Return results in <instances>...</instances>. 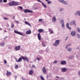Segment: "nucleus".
<instances>
[{
    "mask_svg": "<svg viewBox=\"0 0 80 80\" xmlns=\"http://www.w3.org/2000/svg\"><path fill=\"white\" fill-rule=\"evenodd\" d=\"M24 13H33V11L30 10L28 9H25L24 11Z\"/></svg>",
    "mask_w": 80,
    "mask_h": 80,
    "instance_id": "obj_8",
    "label": "nucleus"
},
{
    "mask_svg": "<svg viewBox=\"0 0 80 80\" xmlns=\"http://www.w3.org/2000/svg\"><path fill=\"white\" fill-rule=\"evenodd\" d=\"M15 50H16L17 51L19 50L20 49V46H16L15 48Z\"/></svg>",
    "mask_w": 80,
    "mask_h": 80,
    "instance_id": "obj_11",
    "label": "nucleus"
},
{
    "mask_svg": "<svg viewBox=\"0 0 80 80\" xmlns=\"http://www.w3.org/2000/svg\"><path fill=\"white\" fill-rule=\"evenodd\" d=\"M33 73V71L32 69H31L29 70V75H32Z\"/></svg>",
    "mask_w": 80,
    "mask_h": 80,
    "instance_id": "obj_13",
    "label": "nucleus"
},
{
    "mask_svg": "<svg viewBox=\"0 0 80 80\" xmlns=\"http://www.w3.org/2000/svg\"><path fill=\"white\" fill-rule=\"evenodd\" d=\"M68 39V37L66 38V39H65V40H67Z\"/></svg>",
    "mask_w": 80,
    "mask_h": 80,
    "instance_id": "obj_52",
    "label": "nucleus"
},
{
    "mask_svg": "<svg viewBox=\"0 0 80 80\" xmlns=\"http://www.w3.org/2000/svg\"><path fill=\"white\" fill-rule=\"evenodd\" d=\"M4 20H8V18H4Z\"/></svg>",
    "mask_w": 80,
    "mask_h": 80,
    "instance_id": "obj_40",
    "label": "nucleus"
},
{
    "mask_svg": "<svg viewBox=\"0 0 80 80\" xmlns=\"http://www.w3.org/2000/svg\"><path fill=\"white\" fill-rule=\"evenodd\" d=\"M22 60V58H20L18 60H16V62H20Z\"/></svg>",
    "mask_w": 80,
    "mask_h": 80,
    "instance_id": "obj_14",
    "label": "nucleus"
},
{
    "mask_svg": "<svg viewBox=\"0 0 80 80\" xmlns=\"http://www.w3.org/2000/svg\"><path fill=\"white\" fill-rule=\"evenodd\" d=\"M57 20V19L56 18H55V17L54 16L53 17V18L52 19V22H55Z\"/></svg>",
    "mask_w": 80,
    "mask_h": 80,
    "instance_id": "obj_16",
    "label": "nucleus"
},
{
    "mask_svg": "<svg viewBox=\"0 0 80 80\" xmlns=\"http://www.w3.org/2000/svg\"><path fill=\"white\" fill-rule=\"evenodd\" d=\"M12 72L9 71H7L6 73V75L8 77H10V76H11V75H12Z\"/></svg>",
    "mask_w": 80,
    "mask_h": 80,
    "instance_id": "obj_7",
    "label": "nucleus"
},
{
    "mask_svg": "<svg viewBox=\"0 0 80 80\" xmlns=\"http://www.w3.org/2000/svg\"><path fill=\"white\" fill-rule=\"evenodd\" d=\"M66 26H67V28H68V29H69V30H71V28H70V27H69V25L68 23H67V24Z\"/></svg>",
    "mask_w": 80,
    "mask_h": 80,
    "instance_id": "obj_21",
    "label": "nucleus"
},
{
    "mask_svg": "<svg viewBox=\"0 0 80 80\" xmlns=\"http://www.w3.org/2000/svg\"><path fill=\"white\" fill-rule=\"evenodd\" d=\"M32 67L33 68H35V66L34 65H32Z\"/></svg>",
    "mask_w": 80,
    "mask_h": 80,
    "instance_id": "obj_42",
    "label": "nucleus"
},
{
    "mask_svg": "<svg viewBox=\"0 0 80 80\" xmlns=\"http://www.w3.org/2000/svg\"><path fill=\"white\" fill-rule=\"evenodd\" d=\"M56 78H59V77L57 76H56Z\"/></svg>",
    "mask_w": 80,
    "mask_h": 80,
    "instance_id": "obj_48",
    "label": "nucleus"
},
{
    "mask_svg": "<svg viewBox=\"0 0 80 80\" xmlns=\"http://www.w3.org/2000/svg\"><path fill=\"white\" fill-rule=\"evenodd\" d=\"M43 6V7H44V8H47V5H45V4H44L43 3V2H42V3Z\"/></svg>",
    "mask_w": 80,
    "mask_h": 80,
    "instance_id": "obj_23",
    "label": "nucleus"
},
{
    "mask_svg": "<svg viewBox=\"0 0 80 80\" xmlns=\"http://www.w3.org/2000/svg\"><path fill=\"white\" fill-rule=\"evenodd\" d=\"M62 27H65V25H64V23L62 24Z\"/></svg>",
    "mask_w": 80,
    "mask_h": 80,
    "instance_id": "obj_41",
    "label": "nucleus"
},
{
    "mask_svg": "<svg viewBox=\"0 0 80 80\" xmlns=\"http://www.w3.org/2000/svg\"><path fill=\"white\" fill-rule=\"evenodd\" d=\"M38 20L39 22H42V19H39Z\"/></svg>",
    "mask_w": 80,
    "mask_h": 80,
    "instance_id": "obj_38",
    "label": "nucleus"
},
{
    "mask_svg": "<svg viewBox=\"0 0 80 80\" xmlns=\"http://www.w3.org/2000/svg\"><path fill=\"white\" fill-rule=\"evenodd\" d=\"M5 42H2V43H0V45L2 47H4L5 46Z\"/></svg>",
    "mask_w": 80,
    "mask_h": 80,
    "instance_id": "obj_20",
    "label": "nucleus"
},
{
    "mask_svg": "<svg viewBox=\"0 0 80 80\" xmlns=\"http://www.w3.org/2000/svg\"><path fill=\"white\" fill-rule=\"evenodd\" d=\"M78 74L80 75V71H79L78 72Z\"/></svg>",
    "mask_w": 80,
    "mask_h": 80,
    "instance_id": "obj_50",
    "label": "nucleus"
},
{
    "mask_svg": "<svg viewBox=\"0 0 80 80\" xmlns=\"http://www.w3.org/2000/svg\"><path fill=\"white\" fill-rule=\"evenodd\" d=\"M10 30H11L10 28H9V31H10Z\"/></svg>",
    "mask_w": 80,
    "mask_h": 80,
    "instance_id": "obj_56",
    "label": "nucleus"
},
{
    "mask_svg": "<svg viewBox=\"0 0 80 80\" xmlns=\"http://www.w3.org/2000/svg\"><path fill=\"white\" fill-rule=\"evenodd\" d=\"M69 25H74L75 26H76V22H75V20H72V21L70 22L69 23Z\"/></svg>",
    "mask_w": 80,
    "mask_h": 80,
    "instance_id": "obj_3",
    "label": "nucleus"
},
{
    "mask_svg": "<svg viewBox=\"0 0 80 80\" xmlns=\"http://www.w3.org/2000/svg\"><path fill=\"white\" fill-rule=\"evenodd\" d=\"M42 44L43 47H46V45H45V42H42Z\"/></svg>",
    "mask_w": 80,
    "mask_h": 80,
    "instance_id": "obj_19",
    "label": "nucleus"
},
{
    "mask_svg": "<svg viewBox=\"0 0 80 80\" xmlns=\"http://www.w3.org/2000/svg\"><path fill=\"white\" fill-rule=\"evenodd\" d=\"M77 12L78 13V15H79V16H80V11H78Z\"/></svg>",
    "mask_w": 80,
    "mask_h": 80,
    "instance_id": "obj_33",
    "label": "nucleus"
},
{
    "mask_svg": "<svg viewBox=\"0 0 80 80\" xmlns=\"http://www.w3.org/2000/svg\"><path fill=\"white\" fill-rule=\"evenodd\" d=\"M72 44H68V45H67L66 47V48H68V47H69V46H70V45H71Z\"/></svg>",
    "mask_w": 80,
    "mask_h": 80,
    "instance_id": "obj_28",
    "label": "nucleus"
},
{
    "mask_svg": "<svg viewBox=\"0 0 80 80\" xmlns=\"http://www.w3.org/2000/svg\"><path fill=\"white\" fill-rule=\"evenodd\" d=\"M11 28H14V27H15V25L13 24V23H12V24L11 25Z\"/></svg>",
    "mask_w": 80,
    "mask_h": 80,
    "instance_id": "obj_24",
    "label": "nucleus"
},
{
    "mask_svg": "<svg viewBox=\"0 0 80 80\" xmlns=\"http://www.w3.org/2000/svg\"><path fill=\"white\" fill-rule=\"evenodd\" d=\"M38 2H40V3H42V2L41 1H40V0H37Z\"/></svg>",
    "mask_w": 80,
    "mask_h": 80,
    "instance_id": "obj_43",
    "label": "nucleus"
},
{
    "mask_svg": "<svg viewBox=\"0 0 80 80\" xmlns=\"http://www.w3.org/2000/svg\"><path fill=\"white\" fill-rule=\"evenodd\" d=\"M18 68V65H16L15 66V68L16 69H17Z\"/></svg>",
    "mask_w": 80,
    "mask_h": 80,
    "instance_id": "obj_30",
    "label": "nucleus"
},
{
    "mask_svg": "<svg viewBox=\"0 0 80 80\" xmlns=\"http://www.w3.org/2000/svg\"><path fill=\"white\" fill-rule=\"evenodd\" d=\"M21 58H22V59L23 60H24L25 61H27L28 62L29 61V59L27 58V57H24V56H21Z\"/></svg>",
    "mask_w": 80,
    "mask_h": 80,
    "instance_id": "obj_5",
    "label": "nucleus"
},
{
    "mask_svg": "<svg viewBox=\"0 0 80 80\" xmlns=\"http://www.w3.org/2000/svg\"><path fill=\"white\" fill-rule=\"evenodd\" d=\"M4 62L5 64H6L7 63V61L5 60H4Z\"/></svg>",
    "mask_w": 80,
    "mask_h": 80,
    "instance_id": "obj_36",
    "label": "nucleus"
},
{
    "mask_svg": "<svg viewBox=\"0 0 80 80\" xmlns=\"http://www.w3.org/2000/svg\"><path fill=\"white\" fill-rule=\"evenodd\" d=\"M37 59L38 60H40V58H38V57H37Z\"/></svg>",
    "mask_w": 80,
    "mask_h": 80,
    "instance_id": "obj_32",
    "label": "nucleus"
},
{
    "mask_svg": "<svg viewBox=\"0 0 80 80\" xmlns=\"http://www.w3.org/2000/svg\"><path fill=\"white\" fill-rule=\"evenodd\" d=\"M14 32L15 33L18 34V35H23V34L20 32H18L17 30H15Z\"/></svg>",
    "mask_w": 80,
    "mask_h": 80,
    "instance_id": "obj_9",
    "label": "nucleus"
},
{
    "mask_svg": "<svg viewBox=\"0 0 80 80\" xmlns=\"http://www.w3.org/2000/svg\"><path fill=\"white\" fill-rule=\"evenodd\" d=\"M43 31V30L42 29H40L38 30L39 33L38 34V37L39 40H41V35L40 33H42Z\"/></svg>",
    "mask_w": 80,
    "mask_h": 80,
    "instance_id": "obj_2",
    "label": "nucleus"
},
{
    "mask_svg": "<svg viewBox=\"0 0 80 80\" xmlns=\"http://www.w3.org/2000/svg\"><path fill=\"white\" fill-rule=\"evenodd\" d=\"M78 38H80V35L79 34H78Z\"/></svg>",
    "mask_w": 80,
    "mask_h": 80,
    "instance_id": "obj_34",
    "label": "nucleus"
},
{
    "mask_svg": "<svg viewBox=\"0 0 80 80\" xmlns=\"http://www.w3.org/2000/svg\"><path fill=\"white\" fill-rule=\"evenodd\" d=\"M71 35L72 36H75V35H76V33H75V31H72Z\"/></svg>",
    "mask_w": 80,
    "mask_h": 80,
    "instance_id": "obj_10",
    "label": "nucleus"
},
{
    "mask_svg": "<svg viewBox=\"0 0 80 80\" xmlns=\"http://www.w3.org/2000/svg\"><path fill=\"white\" fill-rule=\"evenodd\" d=\"M61 64L62 65H64L66 64V61H62L61 62Z\"/></svg>",
    "mask_w": 80,
    "mask_h": 80,
    "instance_id": "obj_18",
    "label": "nucleus"
},
{
    "mask_svg": "<svg viewBox=\"0 0 80 80\" xmlns=\"http://www.w3.org/2000/svg\"><path fill=\"white\" fill-rule=\"evenodd\" d=\"M47 79H48V78H47Z\"/></svg>",
    "mask_w": 80,
    "mask_h": 80,
    "instance_id": "obj_57",
    "label": "nucleus"
},
{
    "mask_svg": "<svg viewBox=\"0 0 80 80\" xmlns=\"http://www.w3.org/2000/svg\"><path fill=\"white\" fill-rule=\"evenodd\" d=\"M52 3V2H51V1H49L48 2V4H50V3Z\"/></svg>",
    "mask_w": 80,
    "mask_h": 80,
    "instance_id": "obj_37",
    "label": "nucleus"
},
{
    "mask_svg": "<svg viewBox=\"0 0 80 80\" xmlns=\"http://www.w3.org/2000/svg\"><path fill=\"white\" fill-rule=\"evenodd\" d=\"M4 32L5 33H6V32H7V31H6V30H4Z\"/></svg>",
    "mask_w": 80,
    "mask_h": 80,
    "instance_id": "obj_51",
    "label": "nucleus"
},
{
    "mask_svg": "<svg viewBox=\"0 0 80 80\" xmlns=\"http://www.w3.org/2000/svg\"><path fill=\"white\" fill-rule=\"evenodd\" d=\"M61 24H63V23H64V22L63 21V20L62 19L61 20Z\"/></svg>",
    "mask_w": 80,
    "mask_h": 80,
    "instance_id": "obj_26",
    "label": "nucleus"
},
{
    "mask_svg": "<svg viewBox=\"0 0 80 80\" xmlns=\"http://www.w3.org/2000/svg\"><path fill=\"white\" fill-rule=\"evenodd\" d=\"M46 1L48 2V0H46Z\"/></svg>",
    "mask_w": 80,
    "mask_h": 80,
    "instance_id": "obj_54",
    "label": "nucleus"
},
{
    "mask_svg": "<svg viewBox=\"0 0 80 80\" xmlns=\"http://www.w3.org/2000/svg\"><path fill=\"white\" fill-rule=\"evenodd\" d=\"M63 10V8H61L60 9V11H62Z\"/></svg>",
    "mask_w": 80,
    "mask_h": 80,
    "instance_id": "obj_44",
    "label": "nucleus"
},
{
    "mask_svg": "<svg viewBox=\"0 0 80 80\" xmlns=\"http://www.w3.org/2000/svg\"><path fill=\"white\" fill-rule=\"evenodd\" d=\"M77 12H76L75 13V15H77Z\"/></svg>",
    "mask_w": 80,
    "mask_h": 80,
    "instance_id": "obj_49",
    "label": "nucleus"
},
{
    "mask_svg": "<svg viewBox=\"0 0 80 80\" xmlns=\"http://www.w3.org/2000/svg\"><path fill=\"white\" fill-rule=\"evenodd\" d=\"M2 30V29L1 28H0V30Z\"/></svg>",
    "mask_w": 80,
    "mask_h": 80,
    "instance_id": "obj_55",
    "label": "nucleus"
},
{
    "mask_svg": "<svg viewBox=\"0 0 80 80\" xmlns=\"http://www.w3.org/2000/svg\"><path fill=\"white\" fill-rule=\"evenodd\" d=\"M60 42L59 40H56L55 42L53 44V45L54 46H58L60 44Z\"/></svg>",
    "mask_w": 80,
    "mask_h": 80,
    "instance_id": "obj_4",
    "label": "nucleus"
},
{
    "mask_svg": "<svg viewBox=\"0 0 80 80\" xmlns=\"http://www.w3.org/2000/svg\"><path fill=\"white\" fill-rule=\"evenodd\" d=\"M18 7H19V8L20 9V10H22V9H23V7H22L19 6Z\"/></svg>",
    "mask_w": 80,
    "mask_h": 80,
    "instance_id": "obj_31",
    "label": "nucleus"
},
{
    "mask_svg": "<svg viewBox=\"0 0 80 80\" xmlns=\"http://www.w3.org/2000/svg\"><path fill=\"white\" fill-rule=\"evenodd\" d=\"M3 2L4 3H5V2H7V0H3Z\"/></svg>",
    "mask_w": 80,
    "mask_h": 80,
    "instance_id": "obj_39",
    "label": "nucleus"
},
{
    "mask_svg": "<svg viewBox=\"0 0 80 80\" xmlns=\"http://www.w3.org/2000/svg\"><path fill=\"white\" fill-rule=\"evenodd\" d=\"M42 71L44 74H47V70L45 69V67H43L42 68Z\"/></svg>",
    "mask_w": 80,
    "mask_h": 80,
    "instance_id": "obj_6",
    "label": "nucleus"
},
{
    "mask_svg": "<svg viewBox=\"0 0 80 80\" xmlns=\"http://www.w3.org/2000/svg\"><path fill=\"white\" fill-rule=\"evenodd\" d=\"M49 32L51 33L52 34L53 33V31H52V29H49Z\"/></svg>",
    "mask_w": 80,
    "mask_h": 80,
    "instance_id": "obj_25",
    "label": "nucleus"
},
{
    "mask_svg": "<svg viewBox=\"0 0 80 80\" xmlns=\"http://www.w3.org/2000/svg\"><path fill=\"white\" fill-rule=\"evenodd\" d=\"M22 80H25V79L23 77H22Z\"/></svg>",
    "mask_w": 80,
    "mask_h": 80,
    "instance_id": "obj_46",
    "label": "nucleus"
},
{
    "mask_svg": "<svg viewBox=\"0 0 80 80\" xmlns=\"http://www.w3.org/2000/svg\"><path fill=\"white\" fill-rule=\"evenodd\" d=\"M15 17H13V19H14V20L15 19Z\"/></svg>",
    "mask_w": 80,
    "mask_h": 80,
    "instance_id": "obj_53",
    "label": "nucleus"
},
{
    "mask_svg": "<svg viewBox=\"0 0 80 80\" xmlns=\"http://www.w3.org/2000/svg\"><path fill=\"white\" fill-rule=\"evenodd\" d=\"M62 71L63 72H65L66 71H67V69L66 68H62Z\"/></svg>",
    "mask_w": 80,
    "mask_h": 80,
    "instance_id": "obj_15",
    "label": "nucleus"
},
{
    "mask_svg": "<svg viewBox=\"0 0 80 80\" xmlns=\"http://www.w3.org/2000/svg\"><path fill=\"white\" fill-rule=\"evenodd\" d=\"M58 61H54L53 62V63H58Z\"/></svg>",
    "mask_w": 80,
    "mask_h": 80,
    "instance_id": "obj_35",
    "label": "nucleus"
},
{
    "mask_svg": "<svg viewBox=\"0 0 80 80\" xmlns=\"http://www.w3.org/2000/svg\"><path fill=\"white\" fill-rule=\"evenodd\" d=\"M16 23H19V22L18 21H16Z\"/></svg>",
    "mask_w": 80,
    "mask_h": 80,
    "instance_id": "obj_45",
    "label": "nucleus"
},
{
    "mask_svg": "<svg viewBox=\"0 0 80 80\" xmlns=\"http://www.w3.org/2000/svg\"><path fill=\"white\" fill-rule=\"evenodd\" d=\"M72 50V48H69V49H68V51H69V52H71Z\"/></svg>",
    "mask_w": 80,
    "mask_h": 80,
    "instance_id": "obj_29",
    "label": "nucleus"
},
{
    "mask_svg": "<svg viewBox=\"0 0 80 80\" xmlns=\"http://www.w3.org/2000/svg\"><path fill=\"white\" fill-rule=\"evenodd\" d=\"M25 24H26V25H29V26H30V27H32V26H31V25L29 24V23H28V22L27 21H26L25 22Z\"/></svg>",
    "mask_w": 80,
    "mask_h": 80,
    "instance_id": "obj_17",
    "label": "nucleus"
},
{
    "mask_svg": "<svg viewBox=\"0 0 80 80\" xmlns=\"http://www.w3.org/2000/svg\"><path fill=\"white\" fill-rule=\"evenodd\" d=\"M2 0H0V3H2Z\"/></svg>",
    "mask_w": 80,
    "mask_h": 80,
    "instance_id": "obj_47",
    "label": "nucleus"
},
{
    "mask_svg": "<svg viewBox=\"0 0 80 80\" xmlns=\"http://www.w3.org/2000/svg\"><path fill=\"white\" fill-rule=\"evenodd\" d=\"M58 1H59V2H61L62 3L65 4V2L63 0H58Z\"/></svg>",
    "mask_w": 80,
    "mask_h": 80,
    "instance_id": "obj_22",
    "label": "nucleus"
},
{
    "mask_svg": "<svg viewBox=\"0 0 80 80\" xmlns=\"http://www.w3.org/2000/svg\"><path fill=\"white\" fill-rule=\"evenodd\" d=\"M32 33V31H31V30H28L26 32V34L28 35L29 34H30Z\"/></svg>",
    "mask_w": 80,
    "mask_h": 80,
    "instance_id": "obj_12",
    "label": "nucleus"
},
{
    "mask_svg": "<svg viewBox=\"0 0 80 80\" xmlns=\"http://www.w3.org/2000/svg\"><path fill=\"white\" fill-rule=\"evenodd\" d=\"M40 77L41 79V80H45V79H44V78L42 76H40Z\"/></svg>",
    "mask_w": 80,
    "mask_h": 80,
    "instance_id": "obj_27",
    "label": "nucleus"
},
{
    "mask_svg": "<svg viewBox=\"0 0 80 80\" xmlns=\"http://www.w3.org/2000/svg\"><path fill=\"white\" fill-rule=\"evenodd\" d=\"M9 5L11 6H17L18 5V2L14 1H12L9 3Z\"/></svg>",
    "mask_w": 80,
    "mask_h": 80,
    "instance_id": "obj_1",
    "label": "nucleus"
}]
</instances>
